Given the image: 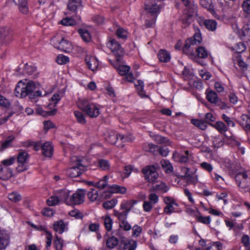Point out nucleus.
<instances>
[{"mask_svg":"<svg viewBox=\"0 0 250 250\" xmlns=\"http://www.w3.org/2000/svg\"><path fill=\"white\" fill-rule=\"evenodd\" d=\"M35 83L30 81L25 84L21 81L19 82L15 89V94L16 97L22 98L28 95L29 98H33L40 96L42 92L40 90L34 91L36 89Z\"/></svg>","mask_w":250,"mask_h":250,"instance_id":"f257e3e1","label":"nucleus"},{"mask_svg":"<svg viewBox=\"0 0 250 250\" xmlns=\"http://www.w3.org/2000/svg\"><path fill=\"white\" fill-rule=\"evenodd\" d=\"M82 160L73 156L70 159V167L66 170V174L71 178L80 176L85 170V167L82 163Z\"/></svg>","mask_w":250,"mask_h":250,"instance_id":"f03ea898","label":"nucleus"},{"mask_svg":"<svg viewBox=\"0 0 250 250\" xmlns=\"http://www.w3.org/2000/svg\"><path fill=\"white\" fill-rule=\"evenodd\" d=\"M78 106L80 109L85 112L90 117H96L99 115L98 108L86 99L80 100L78 103Z\"/></svg>","mask_w":250,"mask_h":250,"instance_id":"7ed1b4c3","label":"nucleus"},{"mask_svg":"<svg viewBox=\"0 0 250 250\" xmlns=\"http://www.w3.org/2000/svg\"><path fill=\"white\" fill-rule=\"evenodd\" d=\"M53 45L64 52H70L72 50L71 43L65 40L61 35H56L51 40Z\"/></svg>","mask_w":250,"mask_h":250,"instance_id":"20e7f679","label":"nucleus"},{"mask_svg":"<svg viewBox=\"0 0 250 250\" xmlns=\"http://www.w3.org/2000/svg\"><path fill=\"white\" fill-rule=\"evenodd\" d=\"M201 41V34L199 33H195L192 38L186 40L183 47V52L187 54H193L195 48V46L199 44Z\"/></svg>","mask_w":250,"mask_h":250,"instance_id":"39448f33","label":"nucleus"},{"mask_svg":"<svg viewBox=\"0 0 250 250\" xmlns=\"http://www.w3.org/2000/svg\"><path fill=\"white\" fill-rule=\"evenodd\" d=\"M105 139L107 142L111 145L117 144L118 147H123L124 145L122 144V143L129 141L127 137L121 135L114 131L108 132Z\"/></svg>","mask_w":250,"mask_h":250,"instance_id":"423d86ee","label":"nucleus"},{"mask_svg":"<svg viewBox=\"0 0 250 250\" xmlns=\"http://www.w3.org/2000/svg\"><path fill=\"white\" fill-rule=\"evenodd\" d=\"M238 186L243 189L248 188L250 187V174L246 172L238 173L235 177Z\"/></svg>","mask_w":250,"mask_h":250,"instance_id":"0eeeda50","label":"nucleus"},{"mask_svg":"<svg viewBox=\"0 0 250 250\" xmlns=\"http://www.w3.org/2000/svg\"><path fill=\"white\" fill-rule=\"evenodd\" d=\"M164 202L166 204V206L164 208V212L169 215L173 212H177V208L179 206L175 200L169 196H166L164 198Z\"/></svg>","mask_w":250,"mask_h":250,"instance_id":"6e6552de","label":"nucleus"},{"mask_svg":"<svg viewBox=\"0 0 250 250\" xmlns=\"http://www.w3.org/2000/svg\"><path fill=\"white\" fill-rule=\"evenodd\" d=\"M145 179L148 182L154 183L158 177V174L153 166H147L143 169Z\"/></svg>","mask_w":250,"mask_h":250,"instance_id":"1a4fd4ad","label":"nucleus"},{"mask_svg":"<svg viewBox=\"0 0 250 250\" xmlns=\"http://www.w3.org/2000/svg\"><path fill=\"white\" fill-rule=\"evenodd\" d=\"M86 191L83 189H79L70 198L69 204L72 205H80L83 203Z\"/></svg>","mask_w":250,"mask_h":250,"instance_id":"9d476101","label":"nucleus"},{"mask_svg":"<svg viewBox=\"0 0 250 250\" xmlns=\"http://www.w3.org/2000/svg\"><path fill=\"white\" fill-rule=\"evenodd\" d=\"M153 0H146L145 2V9L148 11L147 17H156L160 10L159 6L153 4Z\"/></svg>","mask_w":250,"mask_h":250,"instance_id":"9b49d317","label":"nucleus"},{"mask_svg":"<svg viewBox=\"0 0 250 250\" xmlns=\"http://www.w3.org/2000/svg\"><path fill=\"white\" fill-rule=\"evenodd\" d=\"M148 151L152 152L155 155L160 154L163 157H166L169 152L168 148L166 146H158L152 144L148 145Z\"/></svg>","mask_w":250,"mask_h":250,"instance_id":"f8f14e48","label":"nucleus"},{"mask_svg":"<svg viewBox=\"0 0 250 250\" xmlns=\"http://www.w3.org/2000/svg\"><path fill=\"white\" fill-rule=\"evenodd\" d=\"M120 241L121 246L124 250H135L137 247V242L133 239H126L122 237Z\"/></svg>","mask_w":250,"mask_h":250,"instance_id":"ddd939ff","label":"nucleus"},{"mask_svg":"<svg viewBox=\"0 0 250 250\" xmlns=\"http://www.w3.org/2000/svg\"><path fill=\"white\" fill-rule=\"evenodd\" d=\"M107 47L117 56H121L123 52V49L121 45L115 40H111L107 43Z\"/></svg>","mask_w":250,"mask_h":250,"instance_id":"4468645a","label":"nucleus"},{"mask_svg":"<svg viewBox=\"0 0 250 250\" xmlns=\"http://www.w3.org/2000/svg\"><path fill=\"white\" fill-rule=\"evenodd\" d=\"M188 7L189 9H191V10H189L188 14L183 15L181 18L182 22L186 25L190 23L192 17L196 13V7L194 5L192 7H191V6Z\"/></svg>","mask_w":250,"mask_h":250,"instance_id":"2eb2a0df","label":"nucleus"},{"mask_svg":"<svg viewBox=\"0 0 250 250\" xmlns=\"http://www.w3.org/2000/svg\"><path fill=\"white\" fill-rule=\"evenodd\" d=\"M42 154L46 157L50 158L53 155V147L50 142H46L43 143L42 146Z\"/></svg>","mask_w":250,"mask_h":250,"instance_id":"dca6fc26","label":"nucleus"},{"mask_svg":"<svg viewBox=\"0 0 250 250\" xmlns=\"http://www.w3.org/2000/svg\"><path fill=\"white\" fill-rule=\"evenodd\" d=\"M168 187L165 183L160 181L154 183L152 187L149 189L150 192L159 191L162 192H166L168 190Z\"/></svg>","mask_w":250,"mask_h":250,"instance_id":"f3484780","label":"nucleus"},{"mask_svg":"<svg viewBox=\"0 0 250 250\" xmlns=\"http://www.w3.org/2000/svg\"><path fill=\"white\" fill-rule=\"evenodd\" d=\"M13 175V172L12 170L6 167H2L0 165V179L3 180H7L10 178Z\"/></svg>","mask_w":250,"mask_h":250,"instance_id":"a211bd4d","label":"nucleus"},{"mask_svg":"<svg viewBox=\"0 0 250 250\" xmlns=\"http://www.w3.org/2000/svg\"><path fill=\"white\" fill-rule=\"evenodd\" d=\"M24 72L25 74L31 76V78L35 79L38 77V73L37 71V68L35 66L28 65L27 63L25 64Z\"/></svg>","mask_w":250,"mask_h":250,"instance_id":"6ab92c4d","label":"nucleus"},{"mask_svg":"<svg viewBox=\"0 0 250 250\" xmlns=\"http://www.w3.org/2000/svg\"><path fill=\"white\" fill-rule=\"evenodd\" d=\"M208 101L212 104L219 103L220 99L217 96V93L211 90L207 89L206 92Z\"/></svg>","mask_w":250,"mask_h":250,"instance_id":"aec40b11","label":"nucleus"},{"mask_svg":"<svg viewBox=\"0 0 250 250\" xmlns=\"http://www.w3.org/2000/svg\"><path fill=\"white\" fill-rule=\"evenodd\" d=\"M85 61L88 68L92 71H95L98 68L99 62L95 57L86 58Z\"/></svg>","mask_w":250,"mask_h":250,"instance_id":"412c9836","label":"nucleus"},{"mask_svg":"<svg viewBox=\"0 0 250 250\" xmlns=\"http://www.w3.org/2000/svg\"><path fill=\"white\" fill-rule=\"evenodd\" d=\"M81 7V0H69L67 4V8L69 10L75 12L78 8Z\"/></svg>","mask_w":250,"mask_h":250,"instance_id":"4be33fe9","label":"nucleus"},{"mask_svg":"<svg viewBox=\"0 0 250 250\" xmlns=\"http://www.w3.org/2000/svg\"><path fill=\"white\" fill-rule=\"evenodd\" d=\"M67 229V225L62 220L56 221L54 224V229L55 231L62 234Z\"/></svg>","mask_w":250,"mask_h":250,"instance_id":"5701e85b","label":"nucleus"},{"mask_svg":"<svg viewBox=\"0 0 250 250\" xmlns=\"http://www.w3.org/2000/svg\"><path fill=\"white\" fill-rule=\"evenodd\" d=\"M200 5L207 8L213 15L215 16L216 13L212 3V0H200Z\"/></svg>","mask_w":250,"mask_h":250,"instance_id":"b1692460","label":"nucleus"},{"mask_svg":"<svg viewBox=\"0 0 250 250\" xmlns=\"http://www.w3.org/2000/svg\"><path fill=\"white\" fill-rule=\"evenodd\" d=\"M9 237L5 233L0 231V250L4 249L9 244Z\"/></svg>","mask_w":250,"mask_h":250,"instance_id":"393cba45","label":"nucleus"},{"mask_svg":"<svg viewBox=\"0 0 250 250\" xmlns=\"http://www.w3.org/2000/svg\"><path fill=\"white\" fill-rule=\"evenodd\" d=\"M160 61L167 62L170 60V55L166 50H161L158 54Z\"/></svg>","mask_w":250,"mask_h":250,"instance_id":"a878e982","label":"nucleus"},{"mask_svg":"<svg viewBox=\"0 0 250 250\" xmlns=\"http://www.w3.org/2000/svg\"><path fill=\"white\" fill-rule=\"evenodd\" d=\"M79 33L82 39L85 42H89L91 40V37L89 31L86 29H80Z\"/></svg>","mask_w":250,"mask_h":250,"instance_id":"bb28decb","label":"nucleus"},{"mask_svg":"<svg viewBox=\"0 0 250 250\" xmlns=\"http://www.w3.org/2000/svg\"><path fill=\"white\" fill-rule=\"evenodd\" d=\"M27 1L28 0H19V10L23 14H26L28 12Z\"/></svg>","mask_w":250,"mask_h":250,"instance_id":"cd10ccee","label":"nucleus"},{"mask_svg":"<svg viewBox=\"0 0 250 250\" xmlns=\"http://www.w3.org/2000/svg\"><path fill=\"white\" fill-rule=\"evenodd\" d=\"M241 125L245 130L250 129V118L247 115H242L241 117Z\"/></svg>","mask_w":250,"mask_h":250,"instance_id":"c85d7f7f","label":"nucleus"},{"mask_svg":"<svg viewBox=\"0 0 250 250\" xmlns=\"http://www.w3.org/2000/svg\"><path fill=\"white\" fill-rule=\"evenodd\" d=\"M182 179H186L188 184L195 185L198 182V178L196 175H192L190 174H187V175L181 176Z\"/></svg>","mask_w":250,"mask_h":250,"instance_id":"c756f323","label":"nucleus"},{"mask_svg":"<svg viewBox=\"0 0 250 250\" xmlns=\"http://www.w3.org/2000/svg\"><path fill=\"white\" fill-rule=\"evenodd\" d=\"M28 157L29 155L26 152L21 151L19 153L17 156V161L19 164H25Z\"/></svg>","mask_w":250,"mask_h":250,"instance_id":"7c9ffc66","label":"nucleus"},{"mask_svg":"<svg viewBox=\"0 0 250 250\" xmlns=\"http://www.w3.org/2000/svg\"><path fill=\"white\" fill-rule=\"evenodd\" d=\"M191 122L193 125L202 130H205L207 127V123L205 121L192 119Z\"/></svg>","mask_w":250,"mask_h":250,"instance_id":"2f4dec72","label":"nucleus"},{"mask_svg":"<svg viewBox=\"0 0 250 250\" xmlns=\"http://www.w3.org/2000/svg\"><path fill=\"white\" fill-rule=\"evenodd\" d=\"M118 243V239L114 236L109 237L106 241V246L109 249L114 248Z\"/></svg>","mask_w":250,"mask_h":250,"instance_id":"473e14b6","label":"nucleus"},{"mask_svg":"<svg viewBox=\"0 0 250 250\" xmlns=\"http://www.w3.org/2000/svg\"><path fill=\"white\" fill-rule=\"evenodd\" d=\"M211 125V124H210ZM212 125L215 127L219 132L223 133L228 130V127L222 122L218 121L215 125Z\"/></svg>","mask_w":250,"mask_h":250,"instance_id":"72a5a7b5","label":"nucleus"},{"mask_svg":"<svg viewBox=\"0 0 250 250\" xmlns=\"http://www.w3.org/2000/svg\"><path fill=\"white\" fill-rule=\"evenodd\" d=\"M162 168L167 173H170L173 170V167L170 162L166 160H163L161 161Z\"/></svg>","mask_w":250,"mask_h":250,"instance_id":"f704fd0d","label":"nucleus"},{"mask_svg":"<svg viewBox=\"0 0 250 250\" xmlns=\"http://www.w3.org/2000/svg\"><path fill=\"white\" fill-rule=\"evenodd\" d=\"M90 190L87 193V196L91 202H94L99 197L98 192L97 190L93 188H90Z\"/></svg>","mask_w":250,"mask_h":250,"instance_id":"c9c22d12","label":"nucleus"},{"mask_svg":"<svg viewBox=\"0 0 250 250\" xmlns=\"http://www.w3.org/2000/svg\"><path fill=\"white\" fill-rule=\"evenodd\" d=\"M195 49H196L197 55L199 58L205 59L208 57V53L205 47L200 46L197 48L195 47Z\"/></svg>","mask_w":250,"mask_h":250,"instance_id":"e433bc0d","label":"nucleus"},{"mask_svg":"<svg viewBox=\"0 0 250 250\" xmlns=\"http://www.w3.org/2000/svg\"><path fill=\"white\" fill-rule=\"evenodd\" d=\"M206 27L210 31H214L216 28L217 23L212 20H206L204 22Z\"/></svg>","mask_w":250,"mask_h":250,"instance_id":"4c0bfd02","label":"nucleus"},{"mask_svg":"<svg viewBox=\"0 0 250 250\" xmlns=\"http://www.w3.org/2000/svg\"><path fill=\"white\" fill-rule=\"evenodd\" d=\"M63 96V93H55L51 98V103L49 104L48 106L53 105L55 106L58 102L60 101Z\"/></svg>","mask_w":250,"mask_h":250,"instance_id":"58836bf2","label":"nucleus"},{"mask_svg":"<svg viewBox=\"0 0 250 250\" xmlns=\"http://www.w3.org/2000/svg\"><path fill=\"white\" fill-rule=\"evenodd\" d=\"M136 201H128L126 202L125 203H123L121 204V208L124 211H127V213H128L129 211L131 210V208L133 207V204L136 203Z\"/></svg>","mask_w":250,"mask_h":250,"instance_id":"ea45409f","label":"nucleus"},{"mask_svg":"<svg viewBox=\"0 0 250 250\" xmlns=\"http://www.w3.org/2000/svg\"><path fill=\"white\" fill-rule=\"evenodd\" d=\"M8 198L11 201L14 203H17L21 199V195L17 192L9 193Z\"/></svg>","mask_w":250,"mask_h":250,"instance_id":"a19ab883","label":"nucleus"},{"mask_svg":"<svg viewBox=\"0 0 250 250\" xmlns=\"http://www.w3.org/2000/svg\"><path fill=\"white\" fill-rule=\"evenodd\" d=\"M131 229L132 230V236L133 237H139L143 231L142 227L138 225H135L133 226Z\"/></svg>","mask_w":250,"mask_h":250,"instance_id":"79ce46f5","label":"nucleus"},{"mask_svg":"<svg viewBox=\"0 0 250 250\" xmlns=\"http://www.w3.org/2000/svg\"><path fill=\"white\" fill-rule=\"evenodd\" d=\"M196 219L198 222L206 225H208L210 222V218L209 216H203L201 214L200 212L196 217Z\"/></svg>","mask_w":250,"mask_h":250,"instance_id":"37998d69","label":"nucleus"},{"mask_svg":"<svg viewBox=\"0 0 250 250\" xmlns=\"http://www.w3.org/2000/svg\"><path fill=\"white\" fill-rule=\"evenodd\" d=\"M114 215L118 217L120 222L126 220L128 213L127 211L119 212V211L114 210Z\"/></svg>","mask_w":250,"mask_h":250,"instance_id":"c03bdc74","label":"nucleus"},{"mask_svg":"<svg viewBox=\"0 0 250 250\" xmlns=\"http://www.w3.org/2000/svg\"><path fill=\"white\" fill-rule=\"evenodd\" d=\"M103 219L104 221V225L106 230L107 231H110L112 229V220L108 216H106L104 217H103Z\"/></svg>","mask_w":250,"mask_h":250,"instance_id":"a18cd8bd","label":"nucleus"},{"mask_svg":"<svg viewBox=\"0 0 250 250\" xmlns=\"http://www.w3.org/2000/svg\"><path fill=\"white\" fill-rule=\"evenodd\" d=\"M111 192L114 193H125L126 192V189L124 187L119 186L117 185H113L111 187Z\"/></svg>","mask_w":250,"mask_h":250,"instance_id":"49530a36","label":"nucleus"},{"mask_svg":"<svg viewBox=\"0 0 250 250\" xmlns=\"http://www.w3.org/2000/svg\"><path fill=\"white\" fill-rule=\"evenodd\" d=\"M117 203V200L113 199L110 201L104 202L103 204V207L107 209L112 208Z\"/></svg>","mask_w":250,"mask_h":250,"instance_id":"de8ad7c7","label":"nucleus"},{"mask_svg":"<svg viewBox=\"0 0 250 250\" xmlns=\"http://www.w3.org/2000/svg\"><path fill=\"white\" fill-rule=\"evenodd\" d=\"M107 176H104L102 179L94 185V186L99 188H104L107 186Z\"/></svg>","mask_w":250,"mask_h":250,"instance_id":"09e8293b","label":"nucleus"},{"mask_svg":"<svg viewBox=\"0 0 250 250\" xmlns=\"http://www.w3.org/2000/svg\"><path fill=\"white\" fill-rule=\"evenodd\" d=\"M59 196H52L47 200V204L49 206H55L60 201Z\"/></svg>","mask_w":250,"mask_h":250,"instance_id":"8fccbe9b","label":"nucleus"},{"mask_svg":"<svg viewBox=\"0 0 250 250\" xmlns=\"http://www.w3.org/2000/svg\"><path fill=\"white\" fill-rule=\"evenodd\" d=\"M74 115L78 123L81 124H84L86 123V120L84 116L81 112L75 111L74 112Z\"/></svg>","mask_w":250,"mask_h":250,"instance_id":"3c124183","label":"nucleus"},{"mask_svg":"<svg viewBox=\"0 0 250 250\" xmlns=\"http://www.w3.org/2000/svg\"><path fill=\"white\" fill-rule=\"evenodd\" d=\"M99 167L103 170H106L109 169L110 165L107 160L101 159L99 161Z\"/></svg>","mask_w":250,"mask_h":250,"instance_id":"603ef678","label":"nucleus"},{"mask_svg":"<svg viewBox=\"0 0 250 250\" xmlns=\"http://www.w3.org/2000/svg\"><path fill=\"white\" fill-rule=\"evenodd\" d=\"M61 23L65 26H72L76 24L75 20L71 18H65L61 21Z\"/></svg>","mask_w":250,"mask_h":250,"instance_id":"864d4df0","label":"nucleus"},{"mask_svg":"<svg viewBox=\"0 0 250 250\" xmlns=\"http://www.w3.org/2000/svg\"><path fill=\"white\" fill-rule=\"evenodd\" d=\"M14 137L13 136H10L8 137L7 139L4 141L1 145L0 151H2L3 149L7 148L11 145V143L14 140Z\"/></svg>","mask_w":250,"mask_h":250,"instance_id":"5fc2aeb1","label":"nucleus"},{"mask_svg":"<svg viewBox=\"0 0 250 250\" xmlns=\"http://www.w3.org/2000/svg\"><path fill=\"white\" fill-rule=\"evenodd\" d=\"M59 196L61 201H63L67 204H69L68 201V197L69 196V191L68 190H62L60 191Z\"/></svg>","mask_w":250,"mask_h":250,"instance_id":"6e6d98bb","label":"nucleus"},{"mask_svg":"<svg viewBox=\"0 0 250 250\" xmlns=\"http://www.w3.org/2000/svg\"><path fill=\"white\" fill-rule=\"evenodd\" d=\"M242 33L244 37L243 40L250 41V28L248 25H245L243 28Z\"/></svg>","mask_w":250,"mask_h":250,"instance_id":"4d7b16f0","label":"nucleus"},{"mask_svg":"<svg viewBox=\"0 0 250 250\" xmlns=\"http://www.w3.org/2000/svg\"><path fill=\"white\" fill-rule=\"evenodd\" d=\"M36 112L38 114L41 115L42 116L54 115L56 113L57 109H54L52 110L45 112L42 108H38L37 109Z\"/></svg>","mask_w":250,"mask_h":250,"instance_id":"13d9d810","label":"nucleus"},{"mask_svg":"<svg viewBox=\"0 0 250 250\" xmlns=\"http://www.w3.org/2000/svg\"><path fill=\"white\" fill-rule=\"evenodd\" d=\"M155 140L157 143L159 144H165L166 145H170V142L168 139L160 135H156Z\"/></svg>","mask_w":250,"mask_h":250,"instance_id":"bf43d9fd","label":"nucleus"},{"mask_svg":"<svg viewBox=\"0 0 250 250\" xmlns=\"http://www.w3.org/2000/svg\"><path fill=\"white\" fill-rule=\"evenodd\" d=\"M119 227L121 229H124L125 231H129L132 228L131 225L126 220L119 222Z\"/></svg>","mask_w":250,"mask_h":250,"instance_id":"052dcab7","label":"nucleus"},{"mask_svg":"<svg viewBox=\"0 0 250 250\" xmlns=\"http://www.w3.org/2000/svg\"><path fill=\"white\" fill-rule=\"evenodd\" d=\"M156 17H147L146 20L145 26L146 28L153 27L155 23Z\"/></svg>","mask_w":250,"mask_h":250,"instance_id":"680f3d73","label":"nucleus"},{"mask_svg":"<svg viewBox=\"0 0 250 250\" xmlns=\"http://www.w3.org/2000/svg\"><path fill=\"white\" fill-rule=\"evenodd\" d=\"M56 62L59 64H65L69 62V58L63 55H59L56 58Z\"/></svg>","mask_w":250,"mask_h":250,"instance_id":"e2e57ef3","label":"nucleus"},{"mask_svg":"<svg viewBox=\"0 0 250 250\" xmlns=\"http://www.w3.org/2000/svg\"><path fill=\"white\" fill-rule=\"evenodd\" d=\"M130 67L127 65H120L118 68V71L121 75H125L128 73Z\"/></svg>","mask_w":250,"mask_h":250,"instance_id":"0e129e2a","label":"nucleus"},{"mask_svg":"<svg viewBox=\"0 0 250 250\" xmlns=\"http://www.w3.org/2000/svg\"><path fill=\"white\" fill-rule=\"evenodd\" d=\"M62 240L58 236H56L54 240V245L56 250H62L63 247Z\"/></svg>","mask_w":250,"mask_h":250,"instance_id":"69168bd1","label":"nucleus"},{"mask_svg":"<svg viewBox=\"0 0 250 250\" xmlns=\"http://www.w3.org/2000/svg\"><path fill=\"white\" fill-rule=\"evenodd\" d=\"M213 146L216 148H219L224 145V142L222 139L220 138L219 137H215L213 138L212 141Z\"/></svg>","mask_w":250,"mask_h":250,"instance_id":"338daca9","label":"nucleus"},{"mask_svg":"<svg viewBox=\"0 0 250 250\" xmlns=\"http://www.w3.org/2000/svg\"><path fill=\"white\" fill-rule=\"evenodd\" d=\"M9 34L8 29L5 27H0V41L4 39Z\"/></svg>","mask_w":250,"mask_h":250,"instance_id":"774afa93","label":"nucleus"}]
</instances>
